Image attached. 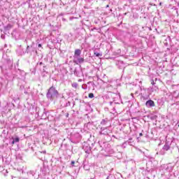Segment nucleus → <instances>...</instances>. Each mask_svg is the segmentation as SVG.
Returning <instances> with one entry per match:
<instances>
[{
	"label": "nucleus",
	"instance_id": "36",
	"mask_svg": "<svg viewBox=\"0 0 179 179\" xmlns=\"http://www.w3.org/2000/svg\"><path fill=\"white\" fill-rule=\"evenodd\" d=\"M113 138H115V136H113Z\"/></svg>",
	"mask_w": 179,
	"mask_h": 179
},
{
	"label": "nucleus",
	"instance_id": "27",
	"mask_svg": "<svg viewBox=\"0 0 179 179\" xmlns=\"http://www.w3.org/2000/svg\"><path fill=\"white\" fill-rule=\"evenodd\" d=\"M24 94H29V92H27V91H25V92H24Z\"/></svg>",
	"mask_w": 179,
	"mask_h": 179
},
{
	"label": "nucleus",
	"instance_id": "38",
	"mask_svg": "<svg viewBox=\"0 0 179 179\" xmlns=\"http://www.w3.org/2000/svg\"><path fill=\"white\" fill-rule=\"evenodd\" d=\"M159 5H162V3H160Z\"/></svg>",
	"mask_w": 179,
	"mask_h": 179
},
{
	"label": "nucleus",
	"instance_id": "12",
	"mask_svg": "<svg viewBox=\"0 0 179 179\" xmlns=\"http://www.w3.org/2000/svg\"><path fill=\"white\" fill-rule=\"evenodd\" d=\"M166 171H173V166H171V164H168L166 167Z\"/></svg>",
	"mask_w": 179,
	"mask_h": 179
},
{
	"label": "nucleus",
	"instance_id": "20",
	"mask_svg": "<svg viewBox=\"0 0 179 179\" xmlns=\"http://www.w3.org/2000/svg\"><path fill=\"white\" fill-rule=\"evenodd\" d=\"M69 106H71V102L68 101L67 103H66V104L64 105V107H69Z\"/></svg>",
	"mask_w": 179,
	"mask_h": 179
},
{
	"label": "nucleus",
	"instance_id": "11",
	"mask_svg": "<svg viewBox=\"0 0 179 179\" xmlns=\"http://www.w3.org/2000/svg\"><path fill=\"white\" fill-rule=\"evenodd\" d=\"M13 26L10 24H7L6 26L4 27V31H9L10 29H12Z\"/></svg>",
	"mask_w": 179,
	"mask_h": 179
},
{
	"label": "nucleus",
	"instance_id": "9",
	"mask_svg": "<svg viewBox=\"0 0 179 179\" xmlns=\"http://www.w3.org/2000/svg\"><path fill=\"white\" fill-rule=\"evenodd\" d=\"M117 66H118L119 69H124L125 68V64H124V62L119 61L116 63Z\"/></svg>",
	"mask_w": 179,
	"mask_h": 179
},
{
	"label": "nucleus",
	"instance_id": "4",
	"mask_svg": "<svg viewBox=\"0 0 179 179\" xmlns=\"http://www.w3.org/2000/svg\"><path fill=\"white\" fill-rule=\"evenodd\" d=\"M73 62L76 64V65H79V64H83V62H85V59L80 56H77L76 57H73Z\"/></svg>",
	"mask_w": 179,
	"mask_h": 179
},
{
	"label": "nucleus",
	"instance_id": "15",
	"mask_svg": "<svg viewBox=\"0 0 179 179\" xmlns=\"http://www.w3.org/2000/svg\"><path fill=\"white\" fill-rule=\"evenodd\" d=\"M72 87H75V89L78 88V83H73L71 85Z\"/></svg>",
	"mask_w": 179,
	"mask_h": 179
},
{
	"label": "nucleus",
	"instance_id": "8",
	"mask_svg": "<svg viewBox=\"0 0 179 179\" xmlns=\"http://www.w3.org/2000/svg\"><path fill=\"white\" fill-rule=\"evenodd\" d=\"M11 139H13V141H11V145H15V143H19L20 141V138H19L17 136H12Z\"/></svg>",
	"mask_w": 179,
	"mask_h": 179
},
{
	"label": "nucleus",
	"instance_id": "5",
	"mask_svg": "<svg viewBox=\"0 0 179 179\" xmlns=\"http://www.w3.org/2000/svg\"><path fill=\"white\" fill-rule=\"evenodd\" d=\"M37 114H38V115H41V120H48V115H47L48 113H47V111H45V109L43 110L42 114H41V111H38Z\"/></svg>",
	"mask_w": 179,
	"mask_h": 179
},
{
	"label": "nucleus",
	"instance_id": "24",
	"mask_svg": "<svg viewBox=\"0 0 179 179\" xmlns=\"http://www.w3.org/2000/svg\"><path fill=\"white\" fill-rule=\"evenodd\" d=\"M109 104H110V106H113V104H114V102L110 101V102H109Z\"/></svg>",
	"mask_w": 179,
	"mask_h": 179
},
{
	"label": "nucleus",
	"instance_id": "1",
	"mask_svg": "<svg viewBox=\"0 0 179 179\" xmlns=\"http://www.w3.org/2000/svg\"><path fill=\"white\" fill-rule=\"evenodd\" d=\"M58 96H59V93L58 92V90H57V88H55L54 86L50 87L46 93L47 99L51 101H53L55 98L57 99Z\"/></svg>",
	"mask_w": 179,
	"mask_h": 179
},
{
	"label": "nucleus",
	"instance_id": "21",
	"mask_svg": "<svg viewBox=\"0 0 179 179\" xmlns=\"http://www.w3.org/2000/svg\"><path fill=\"white\" fill-rule=\"evenodd\" d=\"M131 141H132V138H129V141H126L124 143H128V145H131Z\"/></svg>",
	"mask_w": 179,
	"mask_h": 179
},
{
	"label": "nucleus",
	"instance_id": "14",
	"mask_svg": "<svg viewBox=\"0 0 179 179\" xmlns=\"http://www.w3.org/2000/svg\"><path fill=\"white\" fill-rule=\"evenodd\" d=\"M169 149H170V145H164V147H163L164 150H169Z\"/></svg>",
	"mask_w": 179,
	"mask_h": 179
},
{
	"label": "nucleus",
	"instance_id": "17",
	"mask_svg": "<svg viewBox=\"0 0 179 179\" xmlns=\"http://www.w3.org/2000/svg\"><path fill=\"white\" fill-rule=\"evenodd\" d=\"M88 97L90 99H93V97H94V93H90L88 95Z\"/></svg>",
	"mask_w": 179,
	"mask_h": 179
},
{
	"label": "nucleus",
	"instance_id": "26",
	"mask_svg": "<svg viewBox=\"0 0 179 179\" xmlns=\"http://www.w3.org/2000/svg\"><path fill=\"white\" fill-rule=\"evenodd\" d=\"M143 136V134L142 133L139 134V136Z\"/></svg>",
	"mask_w": 179,
	"mask_h": 179
},
{
	"label": "nucleus",
	"instance_id": "32",
	"mask_svg": "<svg viewBox=\"0 0 179 179\" xmlns=\"http://www.w3.org/2000/svg\"><path fill=\"white\" fill-rule=\"evenodd\" d=\"M109 7H110V6H109V5H107V6H106V8H109Z\"/></svg>",
	"mask_w": 179,
	"mask_h": 179
},
{
	"label": "nucleus",
	"instance_id": "29",
	"mask_svg": "<svg viewBox=\"0 0 179 179\" xmlns=\"http://www.w3.org/2000/svg\"><path fill=\"white\" fill-rule=\"evenodd\" d=\"M66 117H69V113H67Z\"/></svg>",
	"mask_w": 179,
	"mask_h": 179
},
{
	"label": "nucleus",
	"instance_id": "16",
	"mask_svg": "<svg viewBox=\"0 0 179 179\" xmlns=\"http://www.w3.org/2000/svg\"><path fill=\"white\" fill-rule=\"evenodd\" d=\"M91 151H92L91 148L88 147V149L85 150V153H87L89 155V154H90Z\"/></svg>",
	"mask_w": 179,
	"mask_h": 179
},
{
	"label": "nucleus",
	"instance_id": "37",
	"mask_svg": "<svg viewBox=\"0 0 179 179\" xmlns=\"http://www.w3.org/2000/svg\"><path fill=\"white\" fill-rule=\"evenodd\" d=\"M114 104H117V103H116V102H115V103H114Z\"/></svg>",
	"mask_w": 179,
	"mask_h": 179
},
{
	"label": "nucleus",
	"instance_id": "7",
	"mask_svg": "<svg viewBox=\"0 0 179 179\" xmlns=\"http://www.w3.org/2000/svg\"><path fill=\"white\" fill-rule=\"evenodd\" d=\"M145 106L148 108H150L152 107H155V101H153L152 99H150L145 102Z\"/></svg>",
	"mask_w": 179,
	"mask_h": 179
},
{
	"label": "nucleus",
	"instance_id": "3",
	"mask_svg": "<svg viewBox=\"0 0 179 179\" xmlns=\"http://www.w3.org/2000/svg\"><path fill=\"white\" fill-rule=\"evenodd\" d=\"M25 52L27 54H33V52H37V50H36V48H34V43L32 42L31 45H27Z\"/></svg>",
	"mask_w": 179,
	"mask_h": 179
},
{
	"label": "nucleus",
	"instance_id": "35",
	"mask_svg": "<svg viewBox=\"0 0 179 179\" xmlns=\"http://www.w3.org/2000/svg\"><path fill=\"white\" fill-rule=\"evenodd\" d=\"M110 12H113V9H110Z\"/></svg>",
	"mask_w": 179,
	"mask_h": 179
},
{
	"label": "nucleus",
	"instance_id": "6",
	"mask_svg": "<svg viewBox=\"0 0 179 179\" xmlns=\"http://www.w3.org/2000/svg\"><path fill=\"white\" fill-rule=\"evenodd\" d=\"M109 134H111V130L108 129V128H101V135H108Z\"/></svg>",
	"mask_w": 179,
	"mask_h": 179
},
{
	"label": "nucleus",
	"instance_id": "33",
	"mask_svg": "<svg viewBox=\"0 0 179 179\" xmlns=\"http://www.w3.org/2000/svg\"><path fill=\"white\" fill-rule=\"evenodd\" d=\"M152 85H155V81L152 80Z\"/></svg>",
	"mask_w": 179,
	"mask_h": 179
},
{
	"label": "nucleus",
	"instance_id": "13",
	"mask_svg": "<svg viewBox=\"0 0 179 179\" xmlns=\"http://www.w3.org/2000/svg\"><path fill=\"white\" fill-rule=\"evenodd\" d=\"M146 171L148 173H153V171H155V169L153 168H149L148 166H147Z\"/></svg>",
	"mask_w": 179,
	"mask_h": 179
},
{
	"label": "nucleus",
	"instance_id": "2",
	"mask_svg": "<svg viewBox=\"0 0 179 179\" xmlns=\"http://www.w3.org/2000/svg\"><path fill=\"white\" fill-rule=\"evenodd\" d=\"M80 134L79 133H71L69 140L73 143H78L80 141Z\"/></svg>",
	"mask_w": 179,
	"mask_h": 179
},
{
	"label": "nucleus",
	"instance_id": "19",
	"mask_svg": "<svg viewBox=\"0 0 179 179\" xmlns=\"http://www.w3.org/2000/svg\"><path fill=\"white\" fill-rule=\"evenodd\" d=\"M94 55H96V57H101V54L97 52H94Z\"/></svg>",
	"mask_w": 179,
	"mask_h": 179
},
{
	"label": "nucleus",
	"instance_id": "30",
	"mask_svg": "<svg viewBox=\"0 0 179 179\" xmlns=\"http://www.w3.org/2000/svg\"><path fill=\"white\" fill-rule=\"evenodd\" d=\"M38 47H39V48L41 47V44L39 43V44L38 45Z\"/></svg>",
	"mask_w": 179,
	"mask_h": 179
},
{
	"label": "nucleus",
	"instance_id": "22",
	"mask_svg": "<svg viewBox=\"0 0 179 179\" xmlns=\"http://www.w3.org/2000/svg\"><path fill=\"white\" fill-rule=\"evenodd\" d=\"M72 167H74L75 166V161H71V163Z\"/></svg>",
	"mask_w": 179,
	"mask_h": 179
},
{
	"label": "nucleus",
	"instance_id": "31",
	"mask_svg": "<svg viewBox=\"0 0 179 179\" xmlns=\"http://www.w3.org/2000/svg\"><path fill=\"white\" fill-rule=\"evenodd\" d=\"M39 65H43V62H40V63H39Z\"/></svg>",
	"mask_w": 179,
	"mask_h": 179
},
{
	"label": "nucleus",
	"instance_id": "39",
	"mask_svg": "<svg viewBox=\"0 0 179 179\" xmlns=\"http://www.w3.org/2000/svg\"><path fill=\"white\" fill-rule=\"evenodd\" d=\"M178 6H179V3H178Z\"/></svg>",
	"mask_w": 179,
	"mask_h": 179
},
{
	"label": "nucleus",
	"instance_id": "23",
	"mask_svg": "<svg viewBox=\"0 0 179 179\" xmlns=\"http://www.w3.org/2000/svg\"><path fill=\"white\" fill-rule=\"evenodd\" d=\"M150 118H151V120H156V116H152Z\"/></svg>",
	"mask_w": 179,
	"mask_h": 179
},
{
	"label": "nucleus",
	"instance_id": "18",
	"mask_svg": "<svg viewBox=\"0 0 179 179\" xmlns=\"http://www.w3.org/2000/svg\"><path fill=\"white\" fill-rule=\"evenodd\" d=\"M101 125H106V124H107V121H106V120H102V121L101 122Z\"/></svg>",
	"mask_w": 179,
	"mask_h": 179
},
{
	"label": "nucleus",
	"instance_id": "25",
	"mask_svg": "<svg viewBox=\"0 0 179 179\" xmlns=\"http://www.w3.org/2000/svg\"><path fill=\"white\" fill-rule=\"evenodd\" d=\"M1 37L3 38V40L5 39V35H1Z\"/></svg>",
	"mask_w": 179,
	"mask_h": 179
},
{
	"label": "nucleus",
	"instance_id": "28",
	"mask_svg": "<svg viewBox=\"0 0 179 179\" xmlns=\"http://www.w3.org/2000/svg\"><path fill=\"white\" fill-rule=\"evenodd\" d=\"M110 176L111 175H109L108 176H107V178L106 179H109Z\"/></svg>",
	"mask_w": 179,
	"mask_h": 179
},
{
	"label": "nucleus",
	"instance_id": "34",
	"mask_svg": "<svg viewBox=\"0 0 179 179\" xmlns=\"http://www.w3.org/2000/svg\"><path fill=\"white\" fill-rule=\"evenodd\" d=\"M25 41V43H27V39H25V41Z\"/></svg>",
	"mask_w": 179,
	"mask_h": 179
},
{
	"label": "nucleus",
	"instance_id": "10",
	"mask_svg": "<svg viewBox=\"0 0 179 179\" xmlns=\"http://www.w3.org/2000/svg\"><path fill=\"white\" fill-rule=\"evenodd\" d=\"M80 54H82V50L80 49H76L74 52L73 58H76V57H80Z\"/></svg>",
	"mask_w": 179,
	"mask_h": 179
}]
</instances>
